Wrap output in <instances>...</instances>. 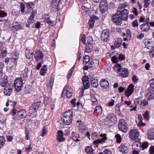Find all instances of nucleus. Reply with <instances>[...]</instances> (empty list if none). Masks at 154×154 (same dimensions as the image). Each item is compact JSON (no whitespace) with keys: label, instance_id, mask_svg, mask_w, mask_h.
<instances>
[{"label":"nucleus","instance_id":"obj_1","mask_svg":"<svg viewBox=\"0 0 154 154\" xmlns=\"http://www.w3.org/2000/svg\"><path fill=\"white\" fill-rule=\"evenodd\" d=\"M72 112L70 110L65 112L62 118V123L66 125L70 124L72 122Z\"/></svg>","mask_w":154,"mask_h":154},{"label":"nucleus","instance_id":"obj_2","mask_svg":"<svg viewBox=\"0 0 154 154\" xmlns=\"http://www.w3.org/2000/svg\"><path fill=\"white\" fill-rule=\"evenodd\" d=\"M119 130L123 132L126 133L128 131V127L127 123L123 119H121L118 124Z\"/></svg>","mask_w":154,"mask_h":154},{"label":"nucleus","instance_id":"obj_3","mask_svg":"<svg viewBox=\"0 0 154 154\" xmlns=\"http://www.w3.org/2000/svg\"><path fill=\"white\" fill-rule=\"evenodd\" d=\"M23 82V80L21 78H16L14 83L15 89L17 91H19L21 90L22 87Z\"/></svg>","mask_w":154,"mask_h":154},{"label":"nucleus","instance_id":"obj_4","mask_svg":"<svg viewBox=\"0 0 154 154\" xmlns=\"http://www.w3.org/2000/svg\"><path fill=\"white\" fill-rule=\"evenodd\" d=\"M139 135V132L137 129H132L129 132L130 138L133 140L138 139Z\"/></svg>","mask_w":154,"mask_h":154},{"label":"nucleus","instance_id":"obj_5","mask_svg":"<svg viewBox=\"0 0 154 154\" xmlns=\"http://www.w3.org/2000/svg\"><path fill=\"white\" fill-rule=\"evenodd\" d=\"M112 20L113 22L116 24L120 25L122 23L123 20L120 14L114 15L112 16Z\"/></svg>","mask_w":154,"mask_h":154},{"label":"nucleus","instance_id":"obj_6","mask_svg":"<svg viewBox=\"0 0 154 154\" xmlns=\"http://www.w3.org/2000/svg\"><path fill=\"white\" fill-rule=\"evenodd\" d=\"M72 89L69 85L66 86L63 89V92L66 94V96L68 98L72 96Z\"/></svg>","mask_w":154,"mask_h":154},{"label":"nucleus","instance_id":"obj_7","mask_svg":"<svg viewBox=\"0 0 154 154\" xmlns=\"http://www.w3.org/2000/svg\"><path fill=\"white\" fill-rule=\"evenodd\" d=\"M109 31L107 29L104 30L101 34V39L105 42H107L109 40Z\"/></svg>","mask_w":154,"mask_h":154},{"label":"nucleus","instance_id":"obj_8","mask_svg":"<svg viewBox=\"0 0 154 154\" xmlns=\"http://www.w3.org/2000/svg\"><path fill=\"white\" fill-rule=\"evenodd\" d=\"M99 7L101 13H104L108 9L107 1L105 0H102L100 2Z\"/></svg>","mask_w":154,"mask_h":154},{"label":"nucleus","instance_id":"obj_9","mask_svg":"<svg viewBox=\"0 0 154 154\" xmlns=\"http://www.w3.org/2000/svg\"><path fill=\"white\" fill-rule=\"evenodd\" d=\"M13 86L12 85H8L5 88L4 93V94L7 96H10L13 92Z\"/></svg>","mask_w":154,"mask_h":154},{"label":"nucleus","instance_id":"obj_10","mask_svg":"<svg viewBox=\"0 0 154 154\" xmlns=\"http://www.w3.org/2000/svg\"><path fill=\"white\" fill-rule=\"evenodd\" d=\"M121 11H122L120 12H118V11H117L118 14L120 15V16L122 18L123 20H126L128 17V11L125 9H123V10H122Z\"/></svg>","mask_w":154,"mask_h":154},{"label":"nucleus","instance_id":"obj_11","mask_svg":"<svg viewBox=\"0 0 154 154\" xmlns=\"http://www.w3.org/2000/svg\"><path fill=\"white\" fill-rule=\"evenodd\" d=\"M134 85L131 84L129 85L128 88L125 92V95L128 97L130 96L133 92L134 90Z\"/></svg>","mask_w":154,"mask_h":154},{"label":"nucleus","instance_id":"obj_12","mask_svg":"<svg viewBox=\"0 0 154 154\" xmlns=\"http://www.w3.org/2000/svg\"><path fill=\"white\" fill-rule=\"evenodd\" d=\"M141 30L143 32H147L150 29V27L148 23H144L140 25V26Z\"/></svg>","mask_w":154,"mask_h":154},{"label":"nucleus","instance_id":"obj_13","mask_svg":"<svg viewBox=\"0 0 154 154\" xmlns=\"http://www.w3.org/2000/svg\"><path fill=\"white\" fill-rule=\"evenodd\" d=\"M106 120L110 122L115 123L116 122V118L114 114L110 113L106 117Z\"/></svg>","mask_w":154,"mask_h":154},{"label":"nucleus","instance_id":"obj_14","mask_svg":"<svg viewBox=\"0 0 154 154\" xmlns=\"http://www.w3.org/2000/svg\"><path fill=\"white\" fill-rule=\"evenodd\" d=\"M44 56L43 53L41 51H38L35 52V60L37 61L41 60H42Z\"/></svg>","mask_w":154,"mask_h":154},{"label":"nucleus","instance_id":"obj_15","mask_svg":"<svg viewBox=\"0 0 154 154\" xmlns=\"http://www.w3.org/2000/svg\"><path fill=\"white\" fill-rule=\"evenodd\" d=\"M128 69L123 68L122 71L119 73V76H122L123 78H126L128 77Z\"/></svg>","mask_w":154,"mask_h":154},{"label":"nucleus","instance_id":"obj_16","mask_svg":"<svg viewBox=\"0 0 154 154\" xmlns=\"http://www.w3.org/2000/svg\"><path fill=\"white\" fill-rule=\"evenodd\" d=\"M119 151L121 152L122 153L125 154L128 153V148L125 146V145L122 144L118 148Z\"/></svg>","mask_w":154,"mask_h":154},{"label":"nucleus","instance_id":"obj_17","mask_svg":"<svg viewBox=\"0 0 154 154\" xmlns=\"http://www.w3.org/2000/svg\"><path fill=\"white\" fill-rule=\"evenodd\" d=\"M34 52V51L33 49H26V58L28 59H31L32 58Z\"/></svg>","mask_w":154,"mask_h":154},{"label":"nucleus","instance_id":"obj_18","mask_svg":"<svg viewBox=\"0 0 154 154\" xmlns=\"http://www.w3.org/2000/svg\"><path fill=\"white\" fill-rule=\"evenodd\" d=\"M100 85L103 88H107L109 87V83L107 80L103 79L100 82Z\"/></svg>","mask_w":154,"mask_h":154},{"label":"nucleus","instance_id":"obj_19","mask_svg":"<svg viewBox=\"0 0 154 154\" xmlns=\"http://www.w3.org/2000/svg\"><path fill=\"white\" fill-rule=\"evenodd\" d=\"M129 4L127 2H124V3L119 4V7L118 8L117 11L118 12H120L122 10H123L124 8L128 7Z\"/></svg>","mask_w":154,"mask_h":154},{"label":"nucleus","instance_id":"obj_20","mask_svg":"<svg viewBox=\"0 0 154 154\" xmlns=\"http://www.w3.org/2000/svg\"><path fill=\"white\" fill-rule=\"evenodd\" d=\"M0 80H1L0 82V85L2 87H5L8 82L7 76H4L3 78Z\"/></svg>","mask_w":154,"mask_h":154},{"label":"nucleus","instance_id":"obj_21","mask_svg":"<svg viewBox=\"0 0 154 154\" xmlns=\"http://www.w3.org/2000/svg\"><path fill=\"white\" fill-rule=\"evenodd\" d=\"M18 115L19 118L23 119L25 118L27 115L26 111L25 110L23 109L18 112Z\"/></svg>","mask_w":154,"mask_h":154},{"label":"nucleus","instance_id":"obj_22","mask_svg":"<svg viewBox=\"0 0 154 154\" xmlns=\"http://www.w3.org/2000/svg\"><path fill=\"white\" fill-rule=\"evenodd\" d=\"M96 19V17L94 16H92L88 22V24L90 27L91 28L93 27L95 22V20Z\"/></svg>","mask_w":154,"mask_h":154},{"label":"nucleus","instance_id":"obj_23","mask_svg":"<svg viewBox=\"0 0 154 154\" xmlns=\"http://www.w3.org/2000/svg\"><path fill=\"white\" fill-rule=\"evenodd\" d=\"M82 9L85 12L87 11L90 7V5L88 3H83L82 5Z\"/></svg>","mask_w":154,"mask_h":154},{"label":"nucleus","instance_id":"obj_24","mask_svg":"<svg viewBox=\"0 0 154 154\" xmlns=\"http://www.w3.org/2000/svg\"><path fill=\"white\" fill-rule=\"evenodd\" d=\"M141 146V143L137 142H135L132 145V149L133 150L134 149L139 150L140 149Z\"/></svg>","mask_w":154,"mask_h":154},{"label":"nucleus","instance_id":"obj_25","mask_svg":"<svg viewBox=\"0 0 154 154\" xmlns=\"http://www.w3.org/2000/svg\"><path fill=\"white\" fill-rule=\"evenodd\" d=\"M37 111L36 110H35L34 108H33L32 107H30L29 110V113L30 116L32 117H33L34 116H35L36 113Z\"/></svg>","mask_w":154,"mask_h":154},{"label":"nucleus","instance_id":"obj_26","mask_svg":"<svg viewBox=\"0 0 154 154\" xmlns=\"http://www.w3.org/2000/svg\"><path fill=\"white\" fill-rule=\"evenodd\" d=\"M122 42V39L121 38H118L114 44L115 48H118L121 45Z\"/></svg>","mask_w":154,"mask_h":154},{"label":"nucleus","instance_id":"obj_27","mask_svg":"<svg viewBox=\"0 0 154 154\" xmlns=\"http://www.w3.org/2000/svg\"><path fill=\"white\" fill-rule=\"evenodd\" d=\"M72 137L73 139L76 142L79 141L82 139V138L79 136V135L77 134H74Z\"/></svg>","mask_w":154,"mask_h":154},{"label":"nucleus","instance_id":"obj_28","mask_svg":"<svg viewBox=\"0 0 154 154\" xmlns=\"http://www.w3.org/2000/svg\"><path fill=\"white\" fill-rule=\"evenodd\" d=\"M12 28H14V29H16L17 30L21 29L22 28V27L20 26V24H19L17 22L13 23Z\"/></svg>","mask_w":154,"mask_h":154},{"label":"nucleus","instance_id":"obj_29","mask_svg":"<svg viewBox=\"0 0 154 154\" xmlns=\"http://www.w3.org/2000/svg\"><path fill=\"white\" fill-rule=\"evenodd\" d=\"M47 70V67L46 65H44L42 68L41 69L40 73L42 75H44L46 73Z\"/></svg>","mask_w":154,"mask_h":154},{"label":"nucleus","instance_id":"obj_30","mask_svg":"<svg viewBox=\"0 0 154 154\" xmlns=\"http://www.w3.org/2000/svg\"><path fill=\"white\" fill-rule=\"evenodd\" d=\"M26 5L27 8L29 9L28 10V11L26 12V13H27L32 9V7L33 6V3L32 2H29L26 3Z\"/></svg>","mask_w":154,"mask_h":154},{"label":"nucleus","instance_id":"obj_31","mask_svg":"<svg viewBox=\"0 0 154 154\" xmlns=\"http://www.w3.org/2000/svg\"><path fill=\"white\" fill-rule=\"evenodd\" d=\"M91 86L94 88H96V77L95 76L92 77L91 79Z\"/></svg>","mask_w":154,"mask_h":154},{"label":"nucleus","instance_id":"obj_32","mask_svg":"<svg viewBox=\"0 0 154 154\" xmlns=\"http://www.w3.org/2000/svg\"><path fill=\"white\" fill-rule=\"evenodd\" d=\"M4 66V64L1 63L0 64V80L3 78V77L6 76L5 74H3L2 72V69Z\"/></svg>","mask_w":154,"mask_h":154},{"label":"nucleus","instance_id":"obj_33","mask_svg":"<svg viewBox=\"0 0 154 154\" xmlns=\"http://www.w3.org/2000/svg\"><path fill=\"white\" fill-rule=\"evenodd\" d=\"M102 138L101 139L98 138L97 139V144L98 143H102V142H104L106 140V138L105 136H103L102 134H100Z\"/></svg>","mask_w":154,"mask_h":154},{"label":"nucleus","instance_id":"obj_34","mask_svg":"<svg viewBox=\"0 0 154 154\" xmlns=\"http://www.w3.org/2000/svg\"><path fill=\"white\" fill-rule=\"evenodd\" d=\"M85 151L87 153L93 154L94 150L91 147L87 146L86 147Z\"/></svg>","mask_w":154,"mask_h":154},{"label":"nucleus","instance_id":"obj_35","mask_svg":"<svg viewBox=\"0 0 154 154\" xmlns=\"http://www.w3.org/2000/svg\"><path fill=\"white\" fill-rule=\"evenodd\" d=\"M102 109L100 106H97V116H99L100 117L102 115Z\"/></svg>","mask_w":154,"mask_h":154},{"label":"nucleus","instance_id":"obj_36","mask_svg":"<svg viewBox=\"0 0 154 154\" xmlns=\"http://www.w3.org/2000/svg\"><path fill=\"white\" fill-rule=\"evenodd\" d=\"M40 103V102H37L33 104L31 107H32V108H34L35 110H37L39 106Z\"/></svg>","mask_w":154,"mask_h":154},{"label":"nucleus","instance_id":"obj_37","mask_svg":"<svg viewBox=\"0 0 154 154\" xmlns=\"http://www.w3.org/2000/svg\"><path fill=\"white\" fill-rule=\"evenodd\" d=\"M92 48V45H87L85 47V51L87 53H89L91 51Z\"/></svg>","mask_w":154,"mask_h":154},{"label":"nucleus","instance_id":"obj_38","mask_svg":"<svg viewBox=\"0 0 154 154\" xmlns=\"http://www.w3.org/2000/svg\"><path fill=\"white\" fill-rule=\"evenodd\" d=\"M143 117L146 120H148L149 119V112L146 111L144 114H143Z\"/></svg>","mask_w":154,"mask_h":154},{"label":"nucleus","instance_id":"obj_39","mask_svg":"<svg viewBox=\"0 0 154 154\" xmlns=\"http://www.w3.org/2000/svg\"><path fill=\"white\" fill-rule=\"evenodd\" d=\"M58 5L57 0H52L51 5V7L53 8L57 7Z\"/></svg>","mask_w":154,"mask_h":154},{"label":"nucleus","instance_id":"obj_40","mask_svg":"<svg viewBox=\"0 0 154 154\" xmlns=\"http://www.w3.org/2000/svg\"><path fill=\"white\" fill-rule=\"evenodd\" d=\"M83 85L84 86V88L85 89H87L90 86V85L89 82V81L88 82H84L83 83Z\"/></svg>","mask_w":154,"mask_h":154},{"label":"nucleus","instance_id":"obj_41","mask_svg":"<svg viewBox=\"0 0 154 154\" xmlns=\"http://www.w3.org/2000/svg\"><path fill=\"white\" fill-rule=\"evenodd\" d=\"M44 21L45 22H47L49 24H53L52 22L50 20L48 17H45V16H44Z\"/></svg>","mask_w":154,"mask_h":154},{"label":"nucleus","instance_id":"obj_42","mask_svg":"<svg viewBox=\"0 0 154 154\" xmlns=\"http://www.w3.org/2000/svg\"><path fill=\"white\" fill-rule=\"evenodd\" d=\"M148 136L150 140L154 139V132H149L148 134Z\"/></svg>","mask_w":154,"mask_h":154},{"label":"nucleus","instance_id":"obj_43","mask_svg":"<svg viewBox=\"0 0 154 154\" xmlns=\"http://www.w3.org/2000/svg\"><path fill=\"white\" fill-rule=\"evenodd\" d=\"M5 140L4 137L0 136V147L2 146L4 144Z\"/></svg>","mask_w":154,"mask_h":154},{"label":"nucleus","instance_id":"obj_44","mask_svg":"<svg viewBox=\"0 0 154 154\" xmlns=\"http://www.w3.org/2000/svg\"><path fill=\"white\" fill-rule=\"evenodd\" d=\"M92 38L91 37H89L88 38L87 43L86 44L87 45H92Z\"/></svg>","mask_w":154,"mask_h":154},{"label":"nucleus","instance_id":"obj_45","mask_svg":"<svg viewBox=\"0 0 154 154\" xmlns=\"http://www.w3.org/2000/svg\"><path fill=\"white\" fill-rule=\"evenodd\" d=\"M89 57L88 55H85L84 57L83 62L84 63H85V64H87L89 61Z\"/></svg>","mask_w":154,"mask_h":154},{"label":"nucleus","instance_id":"obj_46","mask_svg":"<svg viewBox=\"0 0 154 154\" xmlns=\"http://www.w3.org/2000/svg\"><path fill=\"white\" fill-rule=\"evenodd\" d=\"M18 56L19 55L18 53H17V54H15V55H13V56L12 57V61L13 62H14V63H16V62H15V61H16V60H17L18 58Z\"/></svg>","mask_w":154,"mask_h":154},{"label":"nucleus","instance_id":"obj_47","mask_svg":"<svg viewBox=\"0 0 154 154\" xmlns=\"http://www.w3.org/2000/svg\"><path fill=\"white\" fill-rule=\"evenodd\" d=\"M144 7L145 8H147L150 3V1L149 0H144Z\"/></svg>","mask_w":154,"mask_h":154},{"label":"nucleus","instance_id":"obj_48","mask_svg":"<svg viewBox=\"0 0 154 154\" xmlns=\"http://www.w3.org/2000/svg\"><path fill=\"white\" fill-rule=\"evenodd\" d=\"M12 103L13 104L14 107L15 105H16V103L14 101L13 102V101L11 100L8 101V102H7L6 104V106H8L10 104H11V105H12V104H11Z\"/></svg>","mask_w":154,"mask_h":154},{"label":"nucleus","instance_id":"obj_49","mask_svg":"<svg viewBox=\"0 0 154 154\" xmlns=\"http://www.w3.org/2000/svg\"><path fill=\"white\" fill-rule=\"evenodd\" d=\"M116 138L117 142L118 143H120L121 141V138L119 134H117L116 136Z\"/></svg>","mask_w":154,"mask_h":154},{"label":"nucleus","instance_id":"obj_50","mask_svg":"<svg viewBox=\"0 0 154 154\" xmlns=\"http://www.w3.org/2000/svg\"><path fill=\"white\" fill-rule=\"evenodd\" d=\"M25 5L24 4L22 3H21V12L22 14H23L25 12Z\"/></svg>","mask_w":154,"mask_h":154},{"label":"nucleus","instance_id":"obj_51","mask_svg":"<svg viewBox=\"0 0 154 154\" xmlns=\"http://www.w3.org/2000/svg\"><path fill=\"white\" fill-rule=\"evenodd\" d=\"M149 83L150 84V86L152 88H154V79H152L150 80Z\"/></svg>","mask_w":154,"mask_h":154},{"label":"nucleus","instance_id":"obj_52","mask_svg":"<svg viewBox=\"0 0 154 154\" xmlns=\"http://www.w3.org/2000/svg\"><path fill=\"white\" fill-rule=\"evenodd\" d=\"M138 24L137 20H136L133 21L132 23V25L133 27H135L138 26Z\"/></svg>","mask_w":154,"mask_h":154},{"label":"nucleus","instance_id":"obj_53","mask_svg":"<svg viewBox=\"0 0 154 154\" xmlns=\"http://www.w3.org/2000/svg\"><path fill=\"white\" fill-rule=\"evenodd\" d=\"M7 14L5 11L0 10V17H4Z\"/></svg>","mask_w":154,"mask_h":154},{"label":"nucleus","instance_id":"obj_54","mask_svg":"<svg viewBox=\"0 0 154 154\" xmlns=\"http://www.w3.org/2000/svg\"><path fill=\"white\" fill-rule=\"evenodd\" d=\"M41 133V134H40V135L42 137L44 136L45 134L46 133V130L45 126L44 127V128L42 130Z\"/></svg>","mask_w":154,"mask_h":154},{"label":"nucleus","instance_id":"obj_55","mask_svg":"<svg viewBox=\"0 0 154 154\" xmlns=\"http://www.w3.org/2000/svg\"><path fill=\"white\" fill-rule=\"evenodd\" d=\"M148 146V144L147 143H143L142 145H141V147L142 148V150H144V149L146 148Z\"/></svg>","mask_w":154,"mask_h":154},{"label":"nucleus","instance_id":"obj_56","mask_svg":"<svg viewBox=\"0 0 154 154\" xmlns=\"http://www.w3.org/2000/svg\"><path fill=\"white\" fill-rule=\"evenodd\" d=\"M12 13L14 15L16 16L20 14V12L14 9L12 10Z\"/></svg>","mask_w":154,"mask_h":154},{"label":"nucleus","instance_id":"obj_57","mask_svg":"<svg viewBox=\"0 0 154 154\" xmlns=\"http://www.w3.org/2000/svg\"><path fill=\"white\" fill-rule=\"evenodd\" d=\"M132 80L134 82H137L138 80V79L136 75H134L132 77Z\"/></svg>","mask_w":154,"mask_h":154},{"label":"nucleus","instance_id":"obj_58","mask_svg":"<svg viewBox=\"0 0 154 154\" xmlns=\"http://www.w3.org/2000/svg\"><path fill=\"white\" fill-rule=\"evenodd\" d=\"M126 35L127 37L130 39L131 37V35L129 30H127Z\"/></svg>","mask_w":154,"mask_h":154},{"label":"nucleus","instance_id":"obj_59","mask_svg":"<svg viewBox=\"0 0 154 154\" xmlns=\"http://www.w3.org/2000/svg\"><path fill=\"white\" fill-rule=\"evenodd\" d=\"M91 101L93 103H95L96 101V99L95 95H92L91 96Z\"/></svg>","mask_w":154,"mask_h":154},{"label":"nucleus","instance_id":"obj_60","mask_svg":"<svg viewBox=\"0 0 154 154\" xmlns=\"http://www.w3.org/2000/svg\"><path fill=\"white\" fill-rule=\"evenodd\" d=\"M82 83H83L84 82H88V78L87 76H84L83 77L82 79Z\"/></svg>","mask_w":154,"mask_h":154},{"label":"nucleus","instance_id":"obj_61","mask_svg":"<svg viewBox=\"0 0 154 154\" xmlns=\"http://www.w3.org/2000/svg\"><path fill=\"white\" fill-rule=\"evenodd\" d=\"M112 60L114 63H116L118 61V58L115 56H113L111 59Z\"/></svg>","mask_w":154,"mask_h":154},{"label":"nucleus","instance_id":"obj_62","mask_svg":"<svg viewBox=\"0 0 154 154\" xmlns=\"http://www.w3.org/2000/svg\"><path fill=\"white\" fill-rule=\"evenodd\" d=\"M96 63L94 61H91L89 64V66L90 67H94L96 66Z\"/></svg>","mask_w":154,"mask_h":154},{"label":"nucleus","instance_id":"obj_63","mask_svg":"<svg viewBox=\"0 0 154 154\" xmlns=\"http://www.w3.org/2000/svg\"><path fill=\"white\" fill-rule=\"evenodd\" d=\"M148 102L145 100H143L141 103V105L143 106L146 105L148 104Z\"/></svg>","mask_w":154,"mask_h":154},{"label":"nucleus","instance_id":"obj_64","mask_svg":"<svg viewBox=\"0 0 154 154\" xmlns=\"http://www.w3.org/2000/svg\"><path fill=\"white\" fill-rule=\"evenodd\" d=\"M149 56L150 57H154V48L150 51Z\"/></svg>","mask_w":154,"mask_h":154}]
</instances>
